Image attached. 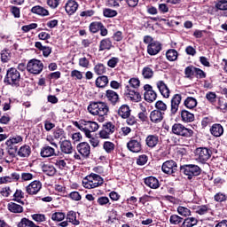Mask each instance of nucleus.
I'll return each mask as SVG.
<instances>
[{"label": "nucleus", "mask_w": 227, "mask_h": 227, "mask_svg": "<svg viewBox=\"0 0 227 227\" xmlns=\"http://www.w3.org/2000/svg\"><path fill=\"white\" fill-rule=\"evenodd\" d=\"M127 148L132 153H139L143 150V145H141V138L135 139L132 138L127 143Z\"/></svg>", "instance_id": "obj_11"}, {"label": "nucleus", "mask_w": 227, "mask_h": 227, "mask_svg": "<svg viewBox=\"0 0 227 227\" xmlns=\"http://www.w3.org/2000/svg\"><path fill=\"white\" fill-rule=\"evenodd\" d=\"M172 132L176 136H182V137H192L194 131L192 129L185 128L181 123H175L172 126Z\"/></svg>", "instance_id": "obj_7"}, {"label": "nucleus", "mask_w": 227, "mask_h": 227, "mask_svg": "<svg viewBox=\"0 0 227 227\" xmlns=\"http://www.w3.org/2000/svg\"><path fill=\"white\" fill-rule=\"evenodd\" d=\"M11 13L15 19H20V8L17 6H11Z\"/></svg>", "instance_id": "obj_63"}, {"label": "nucleus", "mask_w": 227, "mask_h": 227, "mask_svg": "<svg viewBox=\"0 0 227 227\" xmlns=\"http://www.w3.org/2000/svg\"><path fill=\"white\" fill-rule=\"evenodd\" d=\"M94 72L97 75H103V74H106V66L104 64H97L94 67Z\"/></svg>", "instance_id": "obj_50"}, {"label": "nucleus", "mask_w": 227, "mask_h": 227, "mask_svg": "<svg viewBox=\"0 0 227 227\" xmlns=\"http://www.w3.org/2000/svg\"><path fill=\"white\" fill-rule=\"evenodd\" d=\"M106 97L112 106H116L120 102V95L113 90H107L106 91Z\"/></svg>", "instance_id": "obj_18"}, {"label": "nucleus", "mask_w": 227, "mask_h": 227, "mask_svg": "<svg viewBox=\"0 0 227 227\" xmlns=\"http://www.w3.org/2000/svg\"><path fill=\"white\" fill-rule=\"evenodd\" d=\"M118 114L124 120L129 118L130 116V107L128 105H122L118 110Z\"/></svg>", "instance_id": "obj_31"}, {"label": "nucleus", "mask_w": 227, "mask_h": 227, "mask_svg": "<svg viewBox=\"0 0 227 227\" xmlns=\"http://www.w3.org/2000/svg\"><path fill=\"white\" fill-rule=\"evenodd\" d=\"M22 141H23V138L20 136H15L6 140L5 145L7 146L6 147L7 153L11 157H15V155H17L19 147L16 146V145H19V143H22Z\"/></svg>", "instance_id": "obj_5"}, {"label": "nucleus", "mask_w": 227, "mask_h": 227, "mask_svg": "<svg viewBox=\"0 0 227 227\" xmlns=\"http://www.w3.org/2000/svg\"><path fill=\"white\" fill-rule=\"evenodd\" d=\"M210 133L215 137H221V135L224 134V128L221 124H214L210 128Z\"/></svg>", "instance_id": "obj_28"}, {"label": "nucleus", "mask_w": 227, "mask_h": 227, "mask_svg": "<svg viewBox=\"0 0 227 227\" xmlns=\"http://www.w3.org/2000/svg\"><path fill=\"white\" fill-rule=\"evenodd\" d=\"M182 102V95L175 94L171 99V114L175 115L178 112V107H180V104Z\"/></svg>", "instance_id": "obj_14"}, {"label": "nucleus", "mask_w": 227, "mask_h": 227, "mask_svg": "<svg viewBox=\"0 0 227 227\" xmlns=\"http://www.w3.org/2000/svg\"><path fill=\"white\" fill-rule=\"evenodd\" d=\"M156 86H157L160 95H162V97L164 98H169V95H170L171 91L169 90V87H168V84H166V82H164V81H158L156 82Z\"/></svg>", "instance_id": "obj_17"}, {"label": "nucleus", "mask_w": 227, "mask_h": 227, "mask_svg": "<svg viewBox=\"0 0 227 227\" xmlns=\"http://www.w3.org/2000/svg\"><path fill=\"white\" fill-rule=\"evenodd\" d=\"M26 193L20 189H16L13 198L14 200H24Z\"/></svg>", "instance_id": "obj_62"}, {"label": "nucleus", "mask_w": 227, "mask_h": 227, "mask_svg": "<svg viewBox=\"0 0 227 227\" xmlns=\"http://www.w3.org/2000/svg\"><path fill=\"white\" fill-rule=\"evenodd\" d=\"M67 221H68V223H71V224H74V226H79V224H81V222L77 220V213L74 211H69L67 213Z\"/></svg>", "instance_id": "obj_33"}, {"label": "nucleus", "mask_w": 227, "mask_h": 227, "mask_svg": "<svg viewBox=\"0 0 227 227\" xmlns=\"http://www.w3.org/2000/svg\"><path fill=\"white\" fill-rule=\"evenodd\" d=\"M194 67L189 66L184 69V75L187 79H191L194 75Z\"/></svg>", "instance_id": "obj_59"}, {"label": "nucleus", "mask_w": 227, "mask_h": 227, "mask_svg": "<svg viewBox=\"0 0 227 227\" xmlns=\"http://www.w3.org/2000/svg\"><path fill=\"white\" fill-rule=\"evenodd\" d=\"M27 70L29 74L38 75V74H42V70H43V63L36 59H33L28 61Z\"/></svg>", "instance_id": "obj_9"}, {"label": "nucleus", "mask_w": 227, "mask_h": 227, "mask_svg": "<svg viewBox=\"0 0 227 227\" xmlns=\"http://www.w3.org/2000/svg\"><path fill=\"white\" fill-rule=\"evenodd\" d=\"M42 171L45 173L48 176H54L57 173L56 167L52 163H43L41 167Z\"/></svg>", "instance_id": "obj_21"}, {"label": "nucleus", "mask_w": 227, "mask_h": 227, "mask_svg": "<svg viewBox=\"0 0 227 227\" xmlns=\"http://www.w3.org/2000/svg\"><path fill=\"white\" fill-rule=\"evenodd\" d=\"M125 95L133 102H139L141 100V94L136 89H131L129 85H126Z\"/></svg>", "instance_id": "obj_16"}, {"label": "nucleus", "mask_w": 227, "mask_h": 227, "mask_svg": "<svg viewBox=\"0 0 227 227\" xmlns=\"http://www.w3.org/2000/svg\"><path fill=\"white\" fill-rule=\"evenodd\" d=\"M65 217H66V215L65 213H62V212H56V213H53L51 215L52 221H57V223L63 221Z\"/></svg>", "instance_id": "obj_52"}, {"label": "nucleus", "mask_w": 227, "mask_h": 227, "mask_svg": "<svg viewBox=\"0 0 227 227\" xmlns=\"http://www.w3.org/2000/svg\"><path fill=\"white\" fill-rule=\"evenodd\" d=\"M20 72L15 67H10L6 71V74L4 79V84L12 86V88H19L20 86Z\"/></svg>", "instance_id": "obj_3"}, {"label": "nucleus", "mask_w": 227, "mask_h": 227, "mask_svg": "<svg viewBox=\"0 0 227 227\" xmlns=\"http://www.w3.org/2000/svg\"><path fill=\"white\" fill-rule=\"evenodd\" d=\"M40 155L43 159H47L49 157H54L56 155V149L50 145H44L41 148Z\"/></svg>", "instance_id": "obj_19"}, {"label": "nucleus", "mask_w": 227, "mask_h": 227, "mask_svg": "<svg viewBox=\"0 0 227 227\" xmlns=\"http://www.w3.org/2000/svg\"><path fill=\"white\" fill-rule=\"evenodd\" d=\"M32 219L35 221V223H45V221H47V217H45L43 214H34L32 215Z\"/></svg>", "instance_id": "obj_51"}, {"label": "nucleus", "mask_w": 227, "mask_h": 227, "mask_svg": "<svg viewBox=\"0 0 227 227\" xmlns=\"http://www.w3.org/2000/svg\"><path fill=\"white\" fill-rule=\"evenodd\" d=\"M150 120L152 123H160L164 120V113L159 110H153L150 114Z\"/></svg>", "instance_id": "obj_22"}, {"label": "nucleus", "mask_w": 227, "mask_h": 227, "mask_svg": "<svg viewBox=\"0 0 227 227\" xmlns=\"http://www.w3.org/2000/svg\"><path fill=\"white\" fill-rule=\"evenodd\" d=\"M166 58L168 61H176L178 59V51L175 49H169L166 52Z\"/></svg>", "instance_id": "obj_37"}, {"label": "nucleus", "mask_w": 227, "mask_h": 227, "mask_svg": "<svg viewBox=\"0 0 227 227\" xmlns=\"http://www.w3.org/2000/svg\"><path fill=\"white\" fill-rule=\"evenodd\" d=\"M113 49V41L110 38L102 39L99 43V52L104 51H111Z\"/></svg>", "instance_id": "obj_26"}, {"label": "nucleus", "mask_w": 227, "mask_h": 227, "mask_svg": "<svg viewBox=\"0 0 227 227\" xmlns=\"http://www.w3.org/2000/svg\"><path fill=\"white\" fill-rule=\"evenodd\" d=\"M31 12H32V13H36V15H41L43 17L49 15V11H47V9H45L40 5L34 6L31 9Z\"/></svg>", "instance_id": "obj_34"}, {"label": "nucleus", "mask_w": 227, "mask_h": 227, "mask_svg": "<svg viewBox=\"0 0 227 227\" xmlns=\"http://www.w3.org/2000/svg\"><path fill=\"white\" fill-rule=\"evenodd\" d=\"M212 157V151L207 147H199L195 150V160L205 164Z\"/></svg>", "instance_id": "obj_8"}, {"label": "nucleus", "mask_w": 227, "mask_h": 227, "mask_svg": "<svg viewBox=\"0 0 227 227\" xmlns=\"http://www.w3.org/2000/svg\"><path fill=\"white\" fill-rule=\"evenodd\" d=\"M38 27V24L36 23H31L29 25H25L21 27L22 31L24 33H29L31 29H36Z\"/></svg>", "instance_id": "obj_60"}, {"label": "nucleus", "mask_w": 227, "mask_h": 227, "mask_svg": "<svg viewBox=\"0 0 227 227\" xmlns=\"http://www.w3.org/2000/svg\"><path fill=\"white\" fill-rule=\"evenodd\" d=\"M76 148L82 157H84L85 159H88V157H90V153L91 152V147L90 146V144H88L87 142H82L78 144Z\"/></svg>", "instance_id": "obj_15"}, {"label": "nucleus", "mask_w": 227, "mask_h": 227, "mask_svg": "<svg viewBox=\"0 0 227 227\" xmlns=\"http://www.w3.org/2000/svg\"><path fill=\"white\" fill-rule=\"evenodd\" d=\"M176 168L178 166L173 160H169L165 161L161 166V171H163L166 175H173L175 171H176Z\"/></svg>", "instance_id": "obj_12"}, {"label": "nucleus", "mask_w": 227, "mask_h": 227, "mask_svg": "<svg viewBox=\"0 0 227 227\" xmlns=\"http://www.w3.org/2000/svg\"><path fill=\"white\" fill-rule=\"evenodd\" d=\"M54 139H63L65 137V130L63 129H57L53 132Z\"/></svg>", "instance_id": "obj_58"}, {"label": "nucleus", "mask_w": 227, "mask_h": 227, "mask_svg": "<svg viewBox=\"0 0 227 227\" xmlns=\"http://www.w3.org/2000/svg\"><path fill=\"white\" fill-rule=\"evenodd\" d=\"M103 148L106 153H111L114 152V143L106 141L103 144Z\"/></svg>", "instance_id": "obj_47"}, {"label": "nucleus", "mask_w": 227, "mask_h": 227, "mask_svg": "<svg viewBox=\"0 0 227 227\" xmlns=\"http://www.w3.org/2000/svg\"><path fill=\"white\" fill-rule=\"evenodd\" d=\"M148 162V156L146 154H142L137 159V166H145Z\"/></svg>", "instance_id": "obj_57"}, {"label": "nucleus", "mask_w": 227, "mask_h": 227, "mask_svg": "<svg viewBox=\"0 0 227 227\" xmlns=\"http://www.w3.org/2000/svg\"><path fill=\"white\" fill-rule=\"evenodd\" d=\"M181 118L184 123H191V121H194V114L187 110H183L181 112Z\"/></svg>", "instance_id": "obj_32"}, {"label": "nucleus", "mask_w": 227, "mask_h": 227, "mask_svg": "<svg viewBox=\"0 0 227 227\" xmlns=\"http://www.w3.org/2000/svg\"><path fill=\"white\" fill-rule=\"evenodd\" d=\"M144 79H152L153 77V69L150 67H145L142 70Z\"/></svg>", "instance_id": "obj_44"}, {"label": "nucleus", "mask_w": 227, "mask_h": 227, "mask_svg": "<svg viewBox=\"0 0 227 227\" xmlns=\"http://www.w3.org/2000/svg\"><path fill=\"white\" fill-rule=\"evenodd\" d=\"M177 212L179 215H184V217L191 215V210L185 207L179 206L177 207Z\"/></svg>", "instance_id": "obj_53"}, {"label": "nucleus", "mask_w": 227, "mask_h": 227, "mask_svg": "<svg viewBox=\"0 0 227 227\" xmlns=\"http://www.w3.org/2000/svg\"><path fill=\"white\" fill-rule=\"evenodd\" d=\"M145 145L148 148H155L159 145V136L148 135L145 138Z\"/></svg>", "instance_id": "obj_25"}, {"label": "nucleus", "mask_w": 227, "mask_h": 227, "mask_svg": "<svg viewBox=\"0 0 227 227\" xmlns=\"http://www.w3.org/2000/svg\"><path fill=\"white\" fill-rule=\"evenodd\" d=\"M144 97L146 102H155V100H157V92H155V90L145 92Z\"/></svg>", "instance_id": "obj_41"}, {"label": "nucleus", "mask_w": 227, "mask_h": 227, "mask_svg": "<svg viewBox=\"0 0 227 227\" xmlns=\"http://www.w3.org/2000/svg\"><path fill=\"white\" fill-rule=\"evenodd\" d=\"M145 184L147 187L151 189H159L160 187V184L159 183V179L155 176H148L145 178Z\"/></svg>", "instance_id": "obj_23"}, {"label": "nucleus", "mask_w": 227, "mask_h": 227, "mask_svg": "<svg viewBox=\"0 0 227 227\" xmlns=\"http://www.w3.org/2000/svg\"><path fill=\"white\" fill-rule=\"evenodd\" d=\"M181 173L188 176V180H192L193 176L201 175V168L194 164H186L180 167Z\"/></svg>", "instance_id": "obj_6"}, {"label": "nucleus", "mask_w": 227, "mask_h": 227, "mask_svg": "<svg viewBox=\"0 0 227 227\" xmlns=\"http://www.w3.org/2000/svg\"><path fill=\"white\" fill-rule=\"evenodd\" d=\"M66 12L68 13V15H74L77 12V8H79V4L75 2L74 0H69L66 4Z\"/></svg>", "instance_id": "obj_24"}, {"label": "nucleus", "mask_w": 227, "mask_h": 227, "mask_svg": "<svg viewBox=\"0 0 227 227\" xmlns=\"http://www.w3.org/2000/svg\"><path fill=\"white\" fill-rule=\"evenodd\" d=\"M22 159H26L31 155V147L27 145H24L16 153Z\"/></svg>", "instance_id": "obj_27"}, {"label": "nucleus", "mask_w": 227, "mask_h": 227, "mask_svg": "<svg viewBox=\"0 0 227 227\" xmlns=\"http://www.w3.org/2000/svg\"><path fill=\"white\" fill-rule=\"evenodd\" d=\"M108 219L106 220L107 224H113L118 219V212L112 209L107 212Z\"/></svg>", "instance_id": "obj_40"}, {"label": "nucleus", "mask_w": 227, "mask_h": 227, "mask_svg": "<svg viewBox=\"0 0 227 227\" xmlns=\"http://www.w3.org/2000/svg\"><path fill=\"white\" fill-rule=\"evenodd\" d=\"M208 210L209 208L207 205L198 206L196 208V212L199 214V215H205Z\"/></svg>", "instance_id": "obj_56"}, {"label": "nucleus", "mask_w": 227, "mask_h": 227, "mask_svg": "<svg viewBox=\"0 0 227 227\" xmlns=\"http://www.w3.org/2000/svg\"><path fill=\"white\" fill-rule=\"evenodd\" d=\"M100 27H102V22L100 21H94L90 23L89 29L90 33H98L100 31Z\"/></svg>", "instance_id": "obj_45"}, {"label": "nucleus", "mask_w": 227, "mask_h": 227, "mask_svg": "<svg viewBox=\"0 0 227 227\" xmlns=\"http://www.w3.org/2000/svg\"><path fill=\"white\" fill-rule=\"evenodd\" d=\"M103 129H105L108 135L112 136V134H114V130H116V126H114L113 122L108 121L103 124Z\"/></svg>", "instance_id": "obj_42"}, {"label": "nucleus", "mask_w": 227, "mask_h": 227, "mask_svg": "<svg viewBox=\"0 0 227 227\" xmlns=\"http://www.w3.org/2000/svg\"><path fill=\"white\" fill-rule=\"evenodd\" d=\"M104 184V178L98 174L91 173L82 180V185L85 189H95Z\"/></svg>", "instance_id": "obj_4"}, {"label": "nucleus", "mask_w": 227, "mask_h": 227, "mask_svg": "<svg viewBox=\"0 0 227 227\" xmlns=\"http://www.w3.org/2000/svg\"><path fill=\"white\" fill-rule=\"evenodd\" d=\"M198 224V219L195 217L185 218L180 227H194Z\"/></svg>", "instance_id": "obj_36"}, {"label": "nucleus", "mask_w": 227, "mask_h": 227, "mask_svg": "<svg viewBox=\"0 0 227 227\" xmlns=\"http://www.w3.org/2000/svg\"><path fill=\"white\" fill-rule=\"evenodd\" d=\"M103 15L106 19H113V17H116V15H118V12L110 8H105L103 10Z\"/></svg>", "instance_id": "obj_43"}, {"label": "nucleus", "mask_w": 227, "mask_h": 227, "mask_svg": "<svg viewBox=\"0 0 227 227\" xmlns=\"http://www.w3.org/2000/svg\"><path fill=\"white\" fill-rule=\"evenodd\" d=\"M73 125L83 132L86 137H91V132L98 130V123L91 121L80 120L79 121H73Z\"/></svg>", "instance_id": "obj_2"}, {"label": "nucleus", "mask_w": 227, "mask_h": 227, "mask_svg": "<svg viewBox=\"0 0 227 227\" xmlns=\"http://www.w3.org/2000/svg\"><path fill=\"white\" fill-rule=\"evenodd\" d=\"M194 74H196L198 79H205L207 77V73L198 67L194 68Z\"/></svg>", "instance_id": "obj_64"}, {"label": "nucleus", "mask_w": 227, "mask_h": 227, "mask_svg": "<svg viewBox=\"0 0 227 227\" xmlns=\"http://www.w3.org/2000/svg\"><path fill=\"white\" fill-rule=\"evenodd\" d=\"M87 111L92 116H98V121L102 123L106 120V116L109 114V106H107V103L102 101H90Z\"/></svg>", "instance_id": "obj_1"}, {"label": "nucleus", "mask_w": 227, "mask_h": 227, "mask_svg": "<svg viewBox=\"0 0 227 227\" xmlns=\"http://www.w3.org/2000/svg\"><path fill=\"white\" fill-rule=\"evenodd\" d=\"M215 7L216 8V10H220L222 12H226L227 10V0H219Z\"/></svg>", "instance_id": "obj_49"}, {"label": "nucleus", "mask_w": 227, "mask_h": 227, "mask_svg": "<svg viewBox=\"0 0 227 227\" xmlns=\"http://www.w3.org/2000/svg\"><path fill=\"white\" fill-rule=\"evenodd\" d=\"M106 84H109V79L107 76L102 75L96 79L97 88H106Z\"/></svg>", "instance_id": "obj_35"}, {"label": "nucleus", "mask_w": 227, "mask_h": 227, "mask_svg": "<svg viewBox=\"0 0 227 227\" xmlns=\"http://www.w3.org/2000/svg\"><path fill=\"white\" fill-rule=\"evenodd\" d=\"M11 59H12V54L10 53V51L6 50L2 51L1 60L3 63H8V61H10Z\"/></svg>", "instance_id": "obj_54"}, {"label": "nucleus", "mask_w": 227, "mask_h": 227, "mask_svg": "<svg viewBox=\"0 0 227 227\" xmlns=\"http://www.w3.org/2000/svg\"><path fill=\"white\" fill-rule=\"evenodd\" d=\"M67 160H63L61 158H55L52 160V164H54V166H56V168H58L61 171H65V169L68 168Z\"/></svg>", "instance_id": "obj_29"}, {"label": "nucleus", "mask_w": 227, "mask_h": 227, "mask_svg": "<svg viewBox=\"0 0 227 227\" xmlns=\"http://www.w3.org/2000/svg\"><path fill=\"white\" fill-rule=\"evenodd\" d=\"M59 145L62 153H65L66 155H70V153H73L74 146H72V142H70V140H63L62 142H59Z\"/></svg>", "instance_id": "obj_20"}, {"label": "nucleus", "mask_w": 227, "mask_h": 227, "mask_svg": "<svg viewBox=\"0 0 227 227\" xmlns=\"http://www.w3.org/2000/svg\"><path fill=\"white\" fill-rule=\"evenodd\" d=\"M18 227H40L35 223V222L27 219L22 218L17 225Z\"/></svg>", "instance_id": "obj_39"}, {"label": "nucleus", "mask_w": 227, "mask_h": 227, "mask_svg": "<svg viewBox=\"0 0 227 227\" xmlns=\"http://www.w3.org/2000/svg\"><path fill=\"white\" fill-rule=\"evenodd\" d=\"M7 208L9 212H12V214H22V212H24L22 206L14 202L9 203Z\"/></svg>", "instance_id": "obj_30"}, {"label": "nucleus", "mask_w": 227, "mask_h": 227, "mask_svg": "<svg viewBox=\"0 0 227 227\" xmlns=\"http://www.w3.org/2000/svg\"><path fill=\"white\" fill-rule=\"evenodd\" d=\"M184 221V218L179 216L178 215H171L169 218L170 224L177 225L180 224Z\"/></svg>", "instance_id": "obj_48"}, {"label": "nucleus", "mask_w": 227, "mask_h": 227, "mask_svg": "<svg viewBox=\"0 0 227 227\" xmlns=\"http://www.w3.org/2000/svg\"><path fill=\"white\" fill-rule=\"evenodd\" d=\"M160 51H162V44L157 41L151 43L147 46V53L150 56H157Z\"/></svg>", "instance_id": "obj_13"}, {"label": "nucleus", "mask_w": 227, "mask_h": 227, "mask_svg": "<svg viewBox=\"0 0 227 227\" xmlns=\"http://www.w3.org/2000/svg\"><path fill=\"white\" fill-rule=\"evenodd\" d=\"M206 98L209 104H215V102H217V94H215V92L208 91L206 94Z\"/></svg>", "instance_id": "obj_46"}, {"label": "nucleus", "mask_w": 227, "mask_h": 227, "mask_svg": "<svg viewBox=\"0 0 227 227\" xmlns=\"http://www.w3.org/2000/svg\"><path fill=\"white\" fill-rule=\"evenodd\" d=\"M42 191V182L35 180L31 182L28 185L26 186V192L29 196H35Z\"/></svg>", "instance_id": "obj_10"}, {"label": "nucleus", "mask_w": 227, "mask_h": 227, "mask_svg": "<svg viewBox=\"0 0 227 227\" xmlns=\"http://www.w3.org/2000/svg\"><path fill=\"white\" fill-rule=\"evenodd\" d=\"M129 88L132 90V88L134 90H136V88H139V84H140V82H139V79H137V78H131L129 79Z\"/></svg>", "instance_id": "obj_61"}, {"label": "nucleus", "mask_w": 227, "mask_h": 227, "mask_svg": "<svg viewBox=\"0 0 227 227\" xmlns=\"http://www.w3.org/2000/svg\"><path fill=\"white\" fill-rule=\"evenodd\" d=\"M155 107H156V111H160V113H164L165 111H168V106L161 100L156 102Z\"/></svg>", "instance_id": "obj_55"}, {"label": "nucleus", "mask_w": 227, "mask_h": 227, "mask_svg": "<svg viewBox=\"0 0 227 227\" xmlns=\"http://www.w3.org/2000/svg\"><path fill=\"white\" fill-rule=\"evenodd\" d=\"M184 106L187 107V109H194V107L198 106V100L192 97H188L184 100Z\"/></svg>", "instance_id": "obj_38"}]
</instances>
